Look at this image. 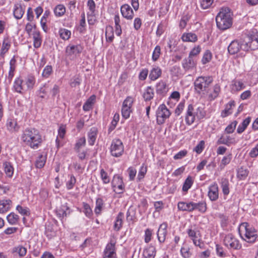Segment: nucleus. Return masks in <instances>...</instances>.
Here are the masks:
<instances>
[{
    "label": "nucleus",
    "mask_w": 258,
    "mask_h": 258,
    "mask_svg": "<svg viewBox=\"0 0 258 258\" xmlns=\"http://www.w3.org/2000/svg\"><path fill=\"white\" fill-rule=\"evenodd\" d=\"M21 140L26 145L33 149H37L42 142L39 132L33 127H27L23 131Z\"/></svg>",
    "instance_id": "f257e3e1"
},
{
    "label": "nucleus",
    "mask_w": 258,
    "mask_h": 258,
    "mask_svg": "<svg viewBox=\"0 0 258 258\" xmlns=\"http://www.w3.org/2000/svg\"><path fill=\"white\" fill-rule=\"evenodd\" d=\"M232 16V13L229 8H222L216 17V25L218 29L223 31L229 28L233 23Z\"/></svg>",
    "instance_id": "f03ea898"
},
{
    "label": "nucleus",
    "mask_w": 258,
    "mask_h": 258,
    "mask_svg": "<svg viewBox=\"0 0 258 258\" xmlns=\"http://www.w3.org/2000/svg\"><path fill=\"white\" fill-rule=\"evenodd\" d=\"M239 232L241 237L248 243H254L257 238L256 231L246 222L240 225Z\"/></svg>",
    "instance_id": "7ed1b4c3"
},
{
    "label": "nucleus",
    "mask_w": 258,
    "mask_h": 258,
    "mask_svg": "<svg viewBox=\"0 0 258 258\" xmlns=\"http://www.w3.org/2000/svg\"><path fill=\"white\" fill-rule=\"evenodd\" d=\"M243 50H254L258 49V32L256 29H252L248 32L245 40H243Z\"/></svg>",
    "instance_id": "20e7f679"
},
{
    "label": "nucleus",
    "mask_w": 258,
    "mask_h": 258,
    "mask_svg": "<svg viewBox=\"0 0 258 258\" xmlns=\"http://www.w3.org/2000/svg\"><path fill=\"white\" fill-rule=\"evenodd\" d=\"M213 79L212 76L198 77L194 82L195 89L198 94L202 92L206 91L210 84L213 82Z\"/></svg>",
    "instance_id": "39448f33"
},
{
    "label": "nucleus",
    "mask_w": 258,
    "mask_h": 258,
    "mask_svg": "<svg viewBox=\"0 0 258 258\" xmlns=\"http://www.w3.org/2000/svg\"><path fill=\"white\" fill-rule=\"evenodd\" d=\"M223 244L228 249L239 250L242 244L239 240L232 233L226 234L223 238Z\"/></svg>",
    "instance_id": "423d86ee"
},
{
    "label": "nucleus",
    "mask_w": 258,
    "mask_h": 258,
    "mask_svg": "<svg viewBox=\"0 0 258 258\" xmlns=\"http://www.w3.org/2000/svg\"><path fill=\"white\" fill-rule=\"evenodd\" d=\"M111 155L115 157H120L124 152V146L122 141L119 139L112 140L110 147Z\"/></svg>",
    "instance_id": "0eeeda50"
},
{
    "label": "nucleus",
    "mask_w": 258,
    "mask_h": 258,
    "mask_svg": "<svg viewBox=\"0 0 258 258\" xmlns=\"http://www.w3.org/2000/svg\"><path fill=\"white\" fill-rule=\"evenodd\" d=\"M171 113L164 104L159 105L156 110V120L158 124H163L165 120L169 118Z\"/></svg>",
    "instance_id": "6e6552de"
},
{
    "label": "nucleus",
    "mask_w": 258,
    "mask_h": 258,
    "mask_svg": "<svg viewBox=\"0 0 258 258\" xmlns=\"http://www.w3.org/2000/svg\"><path fill=\"white\" fill-rule=\"evenodd\" d=\"M111 186L116 194H122L125 189L122 178L118 174L114 175L111 181Z\"/></svg>",
    "instance_id": "1a4fd4ad"
},
{
    "label": "nucleus",
    "mask_w": 258,
    "mask_h": 258,
    "mask_svg": "<svg viewBox=\"0 0 258 258\" xmlns=\"http://www.w3.org/2000/svg\"><path fill=\"white\" fill-rule=\"evenodd\" d=\"M134 99L131 96H127L123 101L121 108V114L123 118L127 119L130 117L132 112V107L134 103Z\"/></svg>",
    "instance_id": "9d476101"
},
{
    "label": "nucleus",
    "mask_w": 258,
    "mask_h": 258,
    "mask_svg": "<svg viewBox=\"0 0 258 258\" xmlns=\"http://www.w3.org/2000/svg\"><path fill=\"white\" fill-rule=\"evenodd\" d=\"M244 46L243 41L234 40L232 41L228 47V51L229 54L234 55L237 53L241 49L243 50Z\"/></svg>",
    "instance_id": "9b49d317"
},
{
    "label": "nucleus",
    "mask_w": 258,
    "mask_h": 258,
    "mask_svg": "<svg viewBox=\"0 0 258 258\" xmlns=\"http://www.w3.org/2000/svg\"><path fill=\"white\" fill-rule=\"evenodd\" d=\"M208 196L212 202H215L218 199L219 187L216 182H213L209 186Z\"/></svg>",
    "instance_id": "f8f14e48"
},
{
    "label": "nucleus",
    "mask_w": 258,
    "mask_h": 258,
    "mask_svg": "<svg viewBox=\"0 0 258 258\" xmlns=\"http://www.w3.org/2000/svg\"><path fill=\"white\" fill-rule=\"evenodd\" d=\"M197 60L196 59L188 56L185 58L182 61V67L185 72L191 71L196 68Z\"/></svg>",
    "instance_id": "ddd939ff"
},
{
    "label": "nucleus",
    "mask_w": 258,
    "mask_h": 258,
    "mask_svg": "<svg viewBox=\"0 0 258 258\" xmlns=\"http://www.w3.org/2000/svg\"><path fill=\"white\" fill-rule=\"evenodd\" d=\"M196 115V112L194 110V106L192 104H189L186 112V115L185 117V120L186 123L190 125L192 124L195 119Z\"/></svg>",
    "instance_id": "4468645a"
},
{
    "label": "nucleus",
    "mask_w": 258,
    "mask_h": 258,
    "mask_svg": "<svg viewBox=\"0 0 258 258\" xmlns=\"http://www.w3.org/2000/svg\"><path fill=\"white\" fill-rule=\"evenodd\" d=\"M13 88L14 90L20 94H23V91H26L24 80L21 77L16 78L14 82Z\"/></svg>",
    "instance_id": "2eb2a0df"
},
{
    "label": "nucleus",
    "mask_w": 258,
    "mask_h": 258,
    "mask_svg": "<svg viewBox=\"0 0 258 258\" xmlns=\"http://www.w3.org/2000/svg\"><path fill=\"white\" fill-rule=\"evenodd\" d=\"M120 12L122 16L127 20H132L134 18V11L127 4H124L121 7Z\"/></svg>",
    "instance_id": "dca6fc26"
},
{
    "label": "nucleus",
    "mask_w": 258,
    "mask_h": 258,
    "mask_svg": "<svg viewBox=\"0 0 258 258\" xmlns=\"http://www.w3.org/2000/svg\"><path fill=\"white\" fill-rule=\"evenodd\" d=\"M167 224L166 223L161 224L159 226L157 234L158 240L160 243H163L165 240L167 233Z\"/></svg>",
    "instance_id": "f3484780"
},
{
    "label": "nucleus",
    "mask_w": 258,
    "mask_h": 258,
    "mask_svg": "<svg viewBox=\"0 0 258 258\" xmlns=\"http://www.w3.org/2000/svg\"><path fill=\"white\" fill-rule=\"evenodd\" d=\"M83 49L81 45H70L66 47V51L67 55L71 56L81 53Z\"/></svg>",
    "instance_id": "a211bd4d"
},
{
    "label": "nucleus",
    "mask_w": 258,
    "mask_h": 258,
    "mask_svg": "<svg viewBox=\"0 0 258 258\" xmlns=\"http://www.w3.org/2000/svg\"><path fill=\"white\" fill-rule=\"evenodd\" d=\"M168 89L166 84L163 81H160L156 86V92L160 97H163L166 95Z\"/></svg>",
    "instance_id": "6ab92c4d"
},
{
    "label": "nucleus",
    "mask_w": 258,
    "mask_h": 258,
    "mask_svg": "<svg viewBox=\"0 0 258 258\" xmlns=\"http://www.w3.org/2000/svg\"><path fill=\"white\" fill-rule=\"evenodd\" d=\"M192 212L198 210L201 213H205L207 209V204L205 201H201L199 203H195L191 201Z\"/></svg>",
    "instance_id": "aec40b11"
},
{
    "label": "nucleus",
    "mask_w": 258,
    "mask_h": 258,
    "mask_svg": "<svg viewBox=\"0 0 258 258\" xmlns=\"http://www.w3.org/2000/svg\"><path fill=\"white\" fill-rule=\"evenodd\" d=\"M220 186L224 197H227L230 192V183L228 178H222L220 182Z\"/></svg>",
    "instance_id": "412c9836"
},
{
    "label": "nucleus",
    "mask_w": 258,
    "mask_h": 258,
    "mask_svg": "<svg viewBox=\"0 0 258 258\" xmlns=\"http://www.w3.org/2000/svg\"><path fill=\"white\" fill-rule=\"evenodd\" d=\"M98 134V130L95 127L90 128L88 133V141L90 146L94 145Z\"/></svg>",
    "instance_id": "4be33fe9"
},
{
    "label": "nucleus",
    "mask_w": 258,
    "mask_h": 258,
    "mask_svg": "<svg viewBox=\"0 0 258 258\" xmlns=\"http://www.w3.org/2000/svg\"><path fill=\"white\" fill-rule=\"evenodd\" d=\"M25 13V9L22 7L20 4H16L14 5L13 15L14 17L17 19H21Z\"/></svg>",
    "instance_id": "5701e85b"
},
{
    "label": "nucleus",
    "mask_w": 258,
    "mask_h": 258,
    "mask_svg": "<svg viewBox=\"0 0 258 258\" xmlns=\"http://www.w3.org/2000/svg\"><path fill=\"white\" fill-rule=\"evenodd\" d=\"M12 202L10 199H4L0 201V213H5L11 208Z\"/></svg>",
    "instance_id": "b1692460"
},
{
    "label": "nucleus",
    "mask_w": 258,
    "mask_h": 258,
    "mask_svg": "<svg viewBox=\"0 0 258 258\" xmlns=\"http://www.w3.org/2000/svg\"><path fill=\"white\" fill-rule=\"evenodd\" d=\"M11 46V41L9 36H5L4 38L2 47L1 49L0 55L4 56L5 54L9 50Z\"/></svg>",
    "instance_id": "393cba45"
},
{
    "label": "nucleus",
    "mask_w": 258,
    "mask_h": 258,
    "mask_svg": "<svg viewBox=\"0 0 258 258\" xmlns=\"http://www.w3.org/2000/svg\"><path fill=\"white\" fill-rule=\"evenodd\" d=\"M161 69L159 67L154 66L151 70L149 77L151 81H155L161 77Z\"/></svg>",
    "instance_id": "a878e982"
},
{
    "label": "nucleus",
    "mask_w": 258,
    "mask_h": 258,
    "mask_svg": "<svg viewBox=\"0 0 258 258\" xmlns=\"http://www.w3.org/2000/svg\"><path fill=\"white\" fill-rule=\"evenodd\" d=\"M235 106V101L231 100L225 105L224 110H222L221 113V116L223 118L227 117L232 113V108Z\"/></svg>",
    "instance_id": "bb28decb"
},
{
    "label": "nucleus",
    "mask_w": 258,
    "mask_h": 258,
    "mask_svg": "<svg viewBox=\"0 0 258 258\" xmlns=\"http://www.w3.org/2000/svg\"><path fill=\"white\" fill-rule=\"evenodd\" d=\"M6 127L8 131L11 132H17L19 129V126L16 120L12 118L8 119L6 123Z\"/></svg>",
    "instance_id": "cd10ccee"
},
{
    "label": "nucleus",
    "mask_w": 258,
    "mask_h": 258,
    "mask_svg": "<svg viewBox=\"0 0 258 258\" xmlns=\"http://www.w3.org/2000/svg\"><path fill=\"white\" fill-rule=\"evenodd\" d=\"M27 248L22 245H18L14 247L12 249V253L15 255H18L20 257H24L27 253Z\"/></svg>",
    "instance_id": "c85d7f7f"
},
{
    "label": "nucleus",
    "mask_w": 258,
    "mask_h": 258,
    "mask_svg": "<svg viewBox=\"0 0 258 258\" xmlns=\"http://www.w3.org/2000/svg\"><path fill=\"white\" fill-rule=\"evenodd\" d=\"M234 139L232 138L230 136L223 135L217 141V144H224L229 146L234 143Z\"/></svg>",
    "instance_id": "c756f323"
},
{
    "label": "nucleus",
    "mask_w": 258,
    "mask_h": 258,
    "mask_svg": "<svg viewBox=\"0 0 258 258\" xmlns=\"http://www.w3.org/2000/svg\"><path fill=\"white\" fill-rule=\"evenodd\" d=\"M178 211L182 212H192L191 201L188 202L180 201L177 203Z\"/></svg>",
    "instance_id": "7c9ffc66"
},
{
    "label": "nucleus",
    "mask_w": 258,
    "mask_h": 258,
    "mask_svg": "<svg viewBox=\"0 0 258 258\" xmlns=\"http://www.w3.org/2000/svg\"><path fill=\"white\" fill-rule=\"evenodd\" d=\"M56 213L59 218H64L70 214L71 210L67 205H63L56 211Z\"/></svg>",
    "instance_id": "2f4dec72"
},
{
    "label": "nucleus",
    "mask_w": 258,
    "mask_h": 258,
    "mask_svg": "<svg viewBox=\"0 0 258 258\" xmlns=\"http://www.w3.org/2000/svg\"><path fill=\"white\" fill-rule=\"evenodd\" d=\"M124 218V214L122 212H119L116 217L115 221L114 224V229L116 231H118L121 228L123 223V219Z\"/></svg>",
    "instance_id": "473e14b6"
},
{
    "label": "nucleus",
    "mask_w": 258,
    "mask_h": 258,
    "mask_svg": "<svg viewBox=\"0 0 258 258\" xmlns=\"http://www.w3.org/2000/svg\"><path fill=\"white\" fill-rule=\"evenodd\" d=\"M156 255V248L152 245L146 248L143 251V256L145 258H154Z\"/></svg>",
    "instance_id": "72a5a7b5"
},
{
    "label": "nucleus",
    "mask_w": 258,
    "mask_h": 258,
    "mask_svg": "<svg viewBox=\"0 0 258 258\" xmlns=\"http://www.w3.org/2000/svg\"><path fill=\"white\" fill-rule=\"evenodd\" d=\"M96 100V96L95 95H91L85 102L83 106V109L85 111H89L92 108L93 105L95 103Z\"/></svg>",
    "instance_id": "f704fd0d"
},
{
    "label": "nucleus",
    "mask_w": 258,
    "mask_h": 258,
    "mask_svg": "<svg viewBox=\"0 0 258 258\" xmlns=\"http://www.w3.org/2000/svg\"><path fill=\"white\" fill-rule=\"evenodd\" d=\"M36 82L35 78L32 75L28 76L25 80V85L26 91L33 88Z\"/></svg>",
    "instance_id": "c9c22d12"
},
{
    "label": "nucleus",
    "mask_w": 258,
    "mask_h": 258,
    "mask_svg": "<svg viewBox=\"0 0 258 258\" xmlns=\"http://www.w3.org/2000/svg\"><path fill=\"white\" fill-rule=\"evenodd\" d=\"M154 96V89L151 86L147 87L143 95L144 100L145 101H150L153 98Z\"/></svg>",
    "instance_id": "e433bc0d"
},
{
    "label": "nucleus",
    "mask_w": 258,
    "mask_h": 258,
    "mask_svg": "<svg viewBox=\"0 0 258 258\" xmlns=\"http://www.w3.org/2000/svg\"><path fill=\"white\" fill-rule=\"evenodd\" d=\"M181 39L183 41L185 42H196L197 39L198 37L197 35L195 33H183Z\"/></svg>",
    "instance_id": "4c0bfd02"
},
{
    "label": "nucleus",
    "mask_w": 258,
    "mask_h": 258,
    "mask_svg": "<svg viewBox=\"0 0 258 258\" xmlns=\"http://www.w3.org/2000/svg\"><path fill=\"white\" fill-rule=\"evenodd\" d=\"M49 87L48 82L42 85V86L40 87L39 89L37 91L38 96L41 99L45 98V95L47 94V90L49 88Z\"/></svg>",
    "instance_id": "58836bf2"
},
{
    "label": "nucleus",
    "mask_w": 258,
    "mask_h": 258,
    "mask_svg": "<svg viewBox=\"0 0 258 258\" xmlns=\"http://www.w3.org/2000/svg\"><path fill=\"white\" fill-rule=\"evenodd\" d=\"M5 172L9 177H12L14 174V168L10 162H5L3 164Z\"/></svg>",
    "instance_id": "ea45409f"
},
{
    "label": "nucleus",
    "mask_w": 258,
    "mask_h": 258,
    "mask_svg": "<svg viewBox=\"0 0 258 258\" xmlns=\"http://www.w3.org/2000/svg\"><path fill=\"white\" fill-rule=\"evenodd\" d=\"M33 46L35 48H38L41 45L42 40L38 31H34L33 34Z\"/></svg>",
    "instance_id": "a19ab883"
},
{
    "label": "nucleus",
    "mask_w": 258,
    "mask_h": 258,
    "mask_svg": "<svg viewBox=\"0 0 258 258\" xmlns=\"http://www.w3.org/2000/svg\"><path fill=\"white\" fill-rule=\"evenodd\" d=\"M104 254L116 255L115 242H113L111 240L110 243L107 244L104 251Z\"/></svg>",
    "instance_id": "79ce46f5"
},
{
    "label": "nucleus",
    "mask_w": 258,
    "mask_h": 258,
    "mask_svg": "<svg viewBox=\"0 0 258 258\" xmlns=\"http://www.w3.org/2000/svg\"><path fill=\"white\" fill-rule=\"evenodd\" d=\"M66 7L61 4L57 5L54 9L53 12L56 17H60L66 13Z\"/></svg>",
    "instance_id": "37998d69"
},
{
    "label": "nucleus",
    "mask_w": 258,
    "mask_h": 258,
    "mask_svg": "<svg viewBox=\"0 0 258 258\" xmlns=\"http://www.w3.org/2000/svg\"><path fill=\"white\" fill-rule=\"evenodd\" d=\"M87 7L89 8V12L87 13L88 17H94L95 15L96 4L94 0H88L87 3Z\"/></svg>",
    "instance_id": "c03bdc74"
},
{
    "label": "nucleus",
    "mask_w": 258,
    "mask_h": 258,
    "mask_svg": "<svg viewBox=\"0 0 258 258\" xmlns=\"http://www.w3.org/2000/svg\"><path fill=\"white\" fill-rule=\"evenodd\" d=\"M251 118L250 117H247L244 120H243L242 123L238 125L237 129V132L238 134H241L243 133L246 128L248 125L249 124Z\"/></svg>",
    "instance_id": "a18cd8bd"
},
{
    "label": "nucleus",
    "mask_w": 258,
    "mask_h": 258,
    "mask_svg": "<svg viewBox=\"0 0 258 258\" xmlns=\"http://www.w3.org/2000/svg\"><path fill=\"white\" fill-rule=\"evenodd\" d=\"M194 183V180L192 179V177L190 176H188L186 179L185 180L182 190L183 192H187L188 189L191 187Z\"/></svg>",
    "instance_id": "49530a36"
},
{
    "label": "nucleus",
    "mask_w": 258,
    "mask_h": 258,
    "mask_svg": "<svg viewBox=\"0 0 258 258\" xmlns=\"http://www.w3.org/2000/svg\"><path fill=\"white\" fill-rule=\"evenodd\" d=\"M8 222L11 225L17 224L19 220V216L14 212H11L7 216Z\"/></svg>",
    "instance_id": "de8ad7c7"
},
{
    "label": "nucleus",
    "mask_w": 258,
    "mask_h": 258,
    "mask_svg": "<svg viewBox=\"0 0 258 258\" xmlns=\"http://www.w3.org/2000/svg\"><path fill=\"white\" fill-rule=\"evenodd\" d=\"M106 40L107 42H111L114 39L113 29L112 26H107L105 31Z\"/></svg>",
    "instance_id": "09e8293b"
},
{
    "label": "nucleus",
    "mask_w": 258,
    "mask_h": 258,
    "mask_svg": "<svg viewBox=\"0 0 258 258\" xmlns=\"http://www.w3.org/2000/svg\"><path fill=\"white\" fill-rule=\"evenodd\" d=\"M104 205L103 200L101 198H97L96 201V207L94 209L95 213L98 215L101 214Z\"/></svg>",
    "instance_id": "8fccbe9b"
},
{
    "label": "nucleus",
    "mask_w": 258,
    "mask_h": 258,
    "mask_svg": "<svg viewBox=\"0 0 258 258\" xmlns=\"http://www.w3.org/2000/svg\"><path fill=\"white\" fill-rule=\"evenodd\" d=\"M216 253L218 256L221 257H226L228 256L227 251L220 245L217 244L216 245Z\"/></svg>",
    "instance_id": "3c124183"
},
{
    "label": "nucleus",
    "mask_w": 258,
    "mask_h": 258,
    "mask_svg": "<svg viewBox=\"0 0 258 258\" xmlns=\"http://www.w3.org/2000/svg\"><path fill=\"white\" fill-rule=\"evenodd\" d=\"M60 37L63 40H68L71 35V32L65 28H60L58 31Z\"/></svg>",
    "instance_id": "603ef678"
},
{
    "label": "nucleus",
    "mask_w": 258,
    "mask_h": 258,
    "mask_svg": "<svg viewBox=\"0 0 258 258\" xmlns=\"http://www.w3.org/2000/svg\"><path fill=\"white\" fill-rule=\"evenodd\" d=\"M46 160V156H44L43 155H40L37 158L36 162H35V166L36 168H42L45 163Z\"/></svg>",
    "instance_id": "864d4df0"
},
{
    "label": "nucleus",
    "mask_w": 258,
    "mask_h": 258,
    "mask_svg": "<svg viewBox=\"0 0 258 258\" xmlns=\"http://www.w3.org/2000/svg\"><path fill=\"white\" fill-rule=\"evenodd\" d=\"M232 158V155L231 153L228 154L226 156L223 157L221 161L220 164V168L221 169H223L225 166L228 165L231 161Z\"/></svg>",
    "instance_id": "5fc2aeb1"
},
{
    "label": "nucleus",
    "mask_w": 258,
    "mask_h": 258,
    "mask_svg": "<svg viewBox=\"0 0 258 258\" xmlns=\"http://www.w3.org/2000/svg\"><path fill=\"white\" fill-rule=\"evenodd\" d=\"M212 58V54L210 50H207L204 52L202 59V63L203 64H206V63L209 62Z\"/></svg>",
    "instance_id": "6e6d98bb"
},
{
    "label": "nucleus",
    "mask_w": 258,
    "mask_h": 258,
    "mask_svg": "<svg viewBox=\"0 0 258 258\" xmlns=\"http://www.w3.org/2000/svg\"><path fill=\"white\" fill-rule=\"evenodd\" d=\"M86 145V138L85 137L78 139L75 144L74 149L77 152H80V149Z\"/></svg>",
    "instance_id": "4d7b16f0"
},
{
    "label": "nucleus",
    "mask_w": 258,
    "mask_h": 258,
    "mask_svg": "<svg viewBox=\"0 0 258 258\" xmlns=\"http://www.w3.org/2000/svg\"><path fill=\"white\" fill-rule=\"evenodd\" d=\"M248 171L243 167H241L237 170V177L240 179H245L248 175Z\"/></svg>",
    "instance_id": "13d9d810"
},
{
    "label": "nucleus",
    "mask_w": 258,
    "mask_h": 258,
    "mask_svg": "<svg viewBox=\"0 0 258 258\" xmlns=\"http://www.w3.org/2000/svg\"><path fill=\"white\" fill-rule=\"evenodd\" d=\"M245 86L244 84L240 81H235L232 84V90L234 91H238L244 89Z\"/></svg>",
    "instance_id": "bf43d9fd"
},
{
    "label": "nucleus",
    "mask_w": 258,
    "mask_h": 258,
    "mask_svg": "<svg viewBox=\"0 0 258 258\" xmlns=\"http://www.w3.org/2000/svg\"><path fill=\"white\" fill-rule=\"evenodd\" d=\"M197 232L198 231L195 229H193L191 226L189 227L186 230V233L189 237L192 240V242H194V240L198 239Z\"/></svg>",
    "instance_id": "052dcab7"
},
{
    "label": "nucleus",
    "mask_w": 258,
    "mask_h": 258,
    "mask_svg": "<svg viewBox=\"0 0 258 258\" xmlns=\"http://www.w3.org/2000/svg\"><path fill=\"white\" fill-rule=\"evenodd\" d=\"M83 205L84 209L83 212L85 215L88 218H91L93 215V212L90 205L86 203H83Z\"/></svg>",
    "instance_id": "680f3d73"
},
{
    "label": "nucleus",
    "mask_w": 258,
    "mask_h": 258,
    "mask_svg": "<svg viewBox=\"0 0 258 258\" xmlns=\"http://www.w3.org/2000/svg\"><path fill=\"white\" fill-rule=\"evenodd\" d=\"M161 54V47L159 45H157L153 52L152 59L153 61H157Z\"/></svg>",
    "instance_id": "e2e57ef3"
},
{
    "label": "nucleus",
    "mask_w": 258,
    "mask_h": 258,
    "mask_svg": "<svg viewBox=\"0 0 258 258\" xmlns=\"http://www.w3.org/2000/svg\"><path fill=\"white\" fill-rule=\"evenodd\" d=\"M16 210L23 216H29L30 214V210L28 208H23L19 205L16 207Z\"/></svg>",
    "instance_id": "0e129e2a"
},
{
    "label": "nucleus",
    "mask_w": 258,
    "mask_h": 258,
    "mask_svg": "<svg viewBox=\"0 0 258 258\" xmlns=\"http://www.w3.org/2000/svg\"><path fill=\"white\" fill-rule=\"evenodd\" d=\"M196 115L198 119H201L204 118L206 114V111L202 107H198L196 109Z\"/></svg>",
    "instance_id": "69168bd1"
},
{
    "label": "nucleus",
    "mask_w": 258,
    "mask_h": 258,
    "mask_svg": "<svg viewBox=\"0 0 258 258\" xmlns=\"http://www.w3.org/2000/svg\"><path fill=\"white\" fill-rule=\"evenodd\" d=\"M201 50V48L199 45L195 47L190 51L188 56L192 59H196V56L200 53Z\"/></svg>",
    "instance_id": "338daca9"
},
{
    "label": "nucleus",
    "mask_w": 258,
    "mask_h": 258,
    "mask_svg": "<svg viewBox=\"0 0 258 258\" xmlns=\"http://www.w3.org/2000/svg\"><path fill=\"white\" fill-rule=\"evenodd\" d=\"M100 177L104 184H107L110 182V178L107 173L103 169L100 170Z\"/></svg>",
    "instance_id": "774afa93"
}]
</instances>
